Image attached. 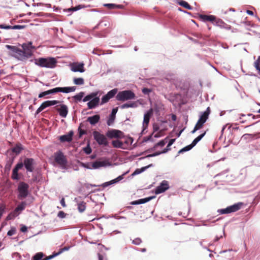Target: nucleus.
Instances as JSON below:
<instances>
[{
  "label": "nucleus",
  "instance_id": "obj_17",
  "mask_svg": "<svg viewBox=\"0 0 260 260\" xmlns=\"http://www.w3.org/2000/svg\"><path fill=\"white\" fill-rule=\"evenodd\" d=\"M118 111V107L114 108L112 109L111 113L110 114L108 119L107 121V124L108 126H111L113 124L115 118L116 114Z\"/></svg>",
  "mask_w": 260,
  "mask_h": 260
},
{
  "label": "nucleus",
  "instance_id": "obj_13",
  "mask_svg": "<svg viewBox=\"0 0 260 260\" xmlns=\"http://www.w3.org/2000/svg\"><path fill=\"white\" fill-rule=\"evenodd\" d=\"M22 52H24L25 53L30 54L29 56H27V57H25V60L32 56L33 52L31 49L35 48V47L32 46L31 42H29L27 43H23L22 45Z\"/></svg>",
  "mask_w": 260,
  "mask_h": 260
},
{
  "label": "nucleus",
  "instance_id": "obj_19",
  "mask_svg": "<svg viewBox=\"0 0 260 260\" xmlns=\"http://www.w3.org/2000/svg\"><path fill=\"white\" fill-rule=\"evenodd\" d=\"M110 165L108 161L106 160H96L91 164L92 169H98L101 167H106L108 165Z\"/></svg>",
  "mask_w": 260,
  "mask_h": 260
},
{
  "label": "nucleus",
  "instance_id": "obj_41",
  "mask_svg": "<svg viewBox=\"0 0 260 260\" xmlns=\"http://www.w3.org/2000/svg\"><path fill=\"white\" fill-rule=\"evenodd\" d=\"M73 81L74 84L78 85H81L84 83V79L82 78H75Z\"/></svg>",
  "mask_w": 260,
  "mask_h": 260
},
{
  "label": "nucleus",
  "instance_id": "obj_48",
  "mask_svg": "<svg viewBox=\"0 0 260 260\" xmlns=\"http://www.w3.org/2000/svg\"><path fill=\"white\" fill-rule=\"evenodd\" d=\"M16 232V228L14 226L11 228V229L7 232V235L8 236H12L14 235Z\"/></svg>",
  "mask_w": 260,
  "mask_h": 260
},
{
  "label": "nucleus",
  "instance_id": "obj_22",
  "mask_svg": "<svg viewBox=\"0 0 260 260\" xmlns=\"http://www.w3.org/2000/svg\"><path fill=\"white\" fill-rule=\"evenodd\" d=\"M214 25L221 28H224L228 30H229L231 28V26L230 25H228L220 19H216V20L215 21V23H214Z\"/></svg>",
  "mask_w": 260,
  "mask_h": 260
},
{
  "label": "nucleus",
  "instance_id": "obj_53",
  "mask_svg": "<svg viewBox=\"0 0 260 260\" xmlns=\"http://www.w3.org/2000/svg\"><path fill=\"white\" fill-rule=\"evenodd\" d=\"M142 243V240L140 238H136L133 240L132 243L136 245H139Z\"/></svg>",
  "mask_w": 260,
  "mask_h": 260
},
{
  "label": "nucleus",
  "instance_id": "obj_36",
  "mask_svg": "<svg viewBox=\"0 0 260 260\" xmlns=\"http://www.w3.org/2000/svg\"><path fill=\"white\" fill-rule=\"evenodd\" d=\"M193 147V146L191 145V144H190L182 148V149H181L178 151V154H181V153H183L185 152L188 151L190 150Z\"/></svg>",
  "mask_w": 260,
  "mask_h": 260
},
{
  "label": "nucleus",
  "instance_id": "obj_44",
  "mask_svg": "<svg viewBox=\"0 0 260 260\" xmlns=\"http://www.w3.org/2000/svg\"><path fill=\"white\" fill-rule=\"evenodd\" d=\"M107 31L104 30L103 32H95L94 34V36L98 38H104L106 37Z\"/></svg>",
  "mask_w": 260,
  "mask_h": 260
},
{
  "label": "nucleus",
  "instance_id": "obj_26",
  "mask_svg": "<svg viewBox=\"0 0 260 260\" xmlns=\"http://www.w3.org/2000/svg\"><path fill=\"white\" fill-rule=\"evenodd\" d=\"M110 25V22L109 21L106 20H101L98 24L95 25L94 27V29H99L100 27H109Z\"/></svg>",
  "mask_w": 260,
  "mask_h": 260
},
{
  "label": "nucleus",
  "instance_id": "obj_46",
  "mask_svg": "<svg viewBox=\"0 0 260 260\" xmlns=\"http://www.w3.org/2000/svg\"><path fill=\"white\" fill-rule=\"evenodd\" d=\"M260 56H259L257 60L254 62V67L258 73L260 72Z\"/></svg>",
  "mask_w": 260,
  "mask_h": 260
},
{
  "label": "nucleus",
  "instance_id": "obj_28",
  "mask_svg": "<svg viewBox=\"0 0 260 260\" xmlns=\"http://www.w3.org/2000/svg\"><path fill=\"white\" fill-rule=\"evenodd\" d=\"M138 106V104L136 102H133L129 103H126L122 104L120 106V108L122 109L128 108H136Z\"/></svg>",
  "mask_w": 260,
  "mask_h": 260
},
{
  "label": "nucleus",
  "instance_id": "obj_14",
  "mask_svg": "<svg viewBox=\"0 0 260 260\" xmlns=\"http://www.w3.org/2000/svg\"><path fill=\"white\" fill-rule=\"evenodd\" d=\"M123 135V133L121 131L118 130V129H112L111 130H109L106 133V136L108 137L110 139H113V138H120L122 137V135Z\"/></svg>",
  "mask_w": 260,
  "mask_h": 260
},
{
  "label": "nucleus",
  "instance_id": "obj_11",
  "mask_svg": "<svg viewBox=\"0 0 260 260\" xmlns=\"http://www.w3.org/2000/svg\"><path fill=\"white\" fill-rule=\"evenodd\" d=\"M153 109L150 108L144 113L143 122V130L141 133H143V132L147 129L150 118L153 115Z\"/></svg>",
  "mask_w": 260,
  "mask_h": 260
},
{
  "label": "nucleus",
  "instance_id": "obj_8",
  "mask_svg": "<svg viewBox=\"0 0 260 260\" xmlns=\"http://www.w3.org/2000/svg\"><path fill=\"white\" fill-rule=\"evenodd\" d=\"M93 136L94 139L96 141L99 145H104L106 147L108 146V141L106 137L104 135L101 134L98 131H95L93 132Z\"/></svg>",
  "mask_w": 260,
  "mask_h": 260
},
{
  "label": "nucleus",
  "instance_id": "obj_7",
  "mask_svg": "<svg viewBox=\"0 0 260 260\" xmlns=\"http://www.w3.org/2000/svg\"><path fill=\"white\" fill-rule=\"evenodd\" d=\"M29 185L24 182L21 181L19 183L17 188L19 199H24L28 196L29 193Z\"/></svg>",
  "mask_w": 260,
  "mask_h": 260
},
{
  "label": "nucleus",
  "instance_id": "obj_16",
  "mask_svg": "<svg viewBox=\"0 0 260 260\" xmlns=\"http://www.w3.org/2000/svg\"><path fill=\"white\" fill-rule=\"evenodd\" d=\"M74 136L73 131H70L67 134L61 135L59 137V140L61 142H70L73 140Z\"/></svg>",
  "mask_w": 260,
  "mask_h": 260
},
{
  "label": "nucleus",
  "instance_id": "obj_47",
  "mask_svg": "<svg viewBox=\"0 0 260 260\" xmlns=\"http://www.w3.org/2000/svg\"><path fill=\"white\" fill-rule=\"evenodd\" d=\"M110 100V98L108 97L107 94L103 95L101 99V105H103L106 103H107Z\"/></svg>",
  "mask_w": 260,
  "mask_h": 260
},
{
  "label": "nucleus",
  "instance_id": "obj_23",
  "mask_svg": "<svg viewBox=\"0 0 260 260\" xmlns=\"http://www.w3.org/2000/svg\"><path fill=\"white\" fill-rule=\"evenodd\" d=\"M26 203L25 201L21 202V203L17 206V207L13 211L14 214V216H17L19 215V212L24 210L25 208Z\"/></svg>",
  "mask_w": 260,
  "mask_h": 260
},
{
  "label": "nucleus",
  "instance_id": "obj_40",
  "mask_svg": "<svg viewBox=\"0 0 260 260\" xmlns=\"http://www.w3.org/2000/svg\"><path fill=\"white\" fill-rule=\"evenodd\" d=\"M43 256V252H37L32 257L31 260H41Z\"/></svg>",
  "mask_w": 260,
  "mask_h": 260
},
{
  "label": "nucleus",
  "instance_id": "obj_33",
  "mask_svg": "<svg viewBox=\"0 0 260 260\" xmlns=\"http://www.w3.org/2000/svg\"><path fill=\"white\" fill-rule=\"evenodd\" d=\"M205 135L206 132H204L203 133L200 134L192 141L191 144L193 146V147L197 144L198 142H199L202 140V139L205 136Z\"/></svg>",
  "mask_w": 260,
  "mask_h": 260
},
{
  "label": "nucleus",
  "instance_id": "obj_64",
  "mask_svg": "<svg viewBox=\"0 0 260 260\" xmlns=\"http://www.w3.org/2000/svg\"><path fill=\"white\" fill-rule=\"evenodd\" d=\"M79 137L81 138L83 135L86 134V132L80 128V126L78 128Z\"/></svg>",
  "mask_w": 260,
  "mask_h": 260
},
{
  "label": "nucleus",
  "instance_id": "obj_63",
  "mask_svg": "<svg viewBox=\"0 0 260 260\" xmlns=\"http://www.w3.org/2000/svg\"><path fill=\"white\" fill-rule=\"evenodd\" d=\"M74 7H72L71 8H70L67 9H64L63 10L64 12H69V14H68V16H70L71 15L72 13L73 12H75V10H74Z\"/></svg>",
  "mask_w": 260,
  "mask_h": 260
},
{
  "label": "nucleus",
  "instance_id": "obj_51",
  "mask_svg": "<svg viewBox=\"0 0 260 260\" xmlns=\"http://www.w3.org/2000/svg\"><path fill=\"white\" fill-rule=\"evenodd\" d=\"M114 184V183L113 182V180H111L109 181H107V182H104L103 183L101 186L104 187V188H105L106 187H108L110 185H113Z\"/></svg>",
  "mask_w": 260,
  "mask_h": 260
},
{
  "label": "nucleus",
  "instance_id": "obj_43",
  "mask_svg": "<svg viewBox=\"0 0 260 260\" xmlns=\"http://www.w3.org/2000/svg\"><path fill=\"white\" fill-rule=\"evenodd\" d=\"M61 87H56L52 89L48 90L49 94H55L57 92H61Z\"/></svg>",
  "mask_w": 260,
  "mask_h": 260
},
{
  "label": "nucleus",
  "instance_id": "obj_6",
  "mask_svg": "<svg viewBox=\"0 0 260 260\" xmlns=\"http://www.w3.org/2000/svg\"><path fill=\"white\" fill-rule=\"evenodd\" d=\"M54 160L60 166L61 169H67L68 160L61 151L59 150L54 153Z\"/></svg>",
  "mask_w": 260,
  "mask_h": 260
},
{
  "label": "nucleus",
  "instance_id": "obj_35",
  "mask_svg": "<svg viewBox=\"0 0 260 260\" xmlns=\"http://www.w3.org/2000/svg\"><path fill=\"white\" fill-rule=\"evenodd\" d=\"M14 158H10L7 161L6 166L5 167V171H10L12 165L14 162Z\"/></svg>",
  "mask_w": 260,
  "mask_h": 260
},
{
  "label": "nucleus",
  "instance_id": "obj_24",
  "mask_svg": "<svg viewBox=\"0 0 260 260\" xmlns=\"http://www.w3.org/2000/svg\"><path fill=\"white\" fill-rule=\"evenodd\" d=\"M79 198H75L74 199V201L76 202L77 204L78 211L80 213H82L86 209V203L84 202V201L79 202Z\"/></svg>",
  "mask_w": 260,
  "mask_h": 260
},
{
  "label": "nucleus",
  "instance_id": "obj_58",
  "mask_svg": "<svg viewBox=\"0 0 260 260\" xmlns=\"http://www.w3.org/2000/svg\"><path fill=\"white\" fill-rule=\"evenodd\" d=\"M48 94H49V92L48 90L40 92L38 95V98H42L44 97L45 96L47 95Z\"/></svg>",
  "mask_w": 260,
  "mask_h": 260
},
{
  "label": "nucleus",
  "instance_id": "obj_27",
  "mask_svg": "<svg viewBox=\"0 0 260 260\" xmlns=\"http://www.w3.org/2000/svg\"><path fill=\"white\" fill-rule=\"evenodd\" d=\"M167 152V149L162 150L161 151H156L153 153L148 154L145 157H142L140 158L139 159L142 160L145 158L155 157V156H158L161 154L166 153Z\"/></svg>",
  "mask_w": 260,
  "mask_h": 260
},
{
  "label": "nucleus",
  "instance_id": "obj_25",
  "mask_svg": "<svg viewBox=\"0 0 260 260\" xmlns=\"http://www.w3.org/2000/svg\"><path fill=\"white\" fill-rule=\"evenodd\" d=\"M100 120V116L98 114L94 115L92 116L88 117L87 121H88L91 125H94L98 123Z\"/></svg>",
  "mask_w": 260,
  "mask_h": 260
},
{
  "label": "nucleus",
  "instance_id": "obj_10",
  "mask_svg": "<svg viewBox=\"0 0 260 260\" xmlns=\"http://www.w3.org/2000/svg\"><path fill=\"white\" fill-rule=\"evenodd\" d=\"M23 162L27 173H31L34 171V166L36 164L34 158L26 157L24 159Z\"/></svg>",
  "mask_w": 260,
  "mask_h": 260
},
{
  "label": "nucleus",
  "instance_id": "obj_2",
  "mask_svg": "<svg viewBox=\"0 0 260 260\" xmlns=\"http://www.w3.org/2000/svg\"><path fill=\"white\" fill-rule=\"evenodd\" d=\"M56 63V59L53 57H40L35 59V64L42 68L53 69Z\"/></svg>",
  "mask_w": 260,
  "mask_h": 260
},
{
  "label": "nucleus",
  "instance_id": "obj_37",
  "mask_svg": "<svg viewBox=\"0 0 260 260\" xmlns=\"http://www.w3.org/2000/svg\"><path fill=\"white\" fill-rule=\"evenodd\" d=\"M118 89L117 88H114L109 91H108L107 93L108 97L110 99L113 98L116 94H117Z\"/></svg>",
  "mask_w": 260,
  "mask_h": 260
},
{
  "label": "nucleus",
  "instance_id": "obj_31",
  "mask_svg": "<svg viewBox=\"0 0 260 260\" xmlns=\"http://www.w3.org/2000/svg\"><path fill=\"white\" fill-rule=\"evenodd\" d=\"M103 6L105 7L108 8L110 9H121L123 7V6L121 5H117L115 4H105Z\"/></svg>",
  "mask_w": 260,
  "mask_h": 260
},
{
  "label": "nucleus",
  "instance_id": "obj_38",
  "mask_svg": "<svg viewBox=\"0 0 260 260\" xmlns=\"http://www.w3.org/2000/svg\"><path fill=\"white\" fill-rule=\"evenodd\" d=\"M11 178L12 179L15 180H18L20 179L18 170L13 168Z\"/></svg>",
  "mask_w": 260,
  "mask_h": 260
},
{
  "label": "nucleus",
  "instance_id": "obj_20",
  "mask_svg": "<svg viewBox=\"0 0 260 260\" xmlns=\"http://www.w3.org/2000/svg\"><path fill=\"white\" fill-rule=\"evenodd\" d=\"M84 65L83 63H73L71 67V71L74 72L83 73L85 71Z\"/></svg>",
  "mask_w": 260,
  "mask_h": 260
},
{
  "label": "nucleus",
  "instance_id": "obj_9",
  "mask_svg": "<svg viewBox=\"0 0 260 260\" xmlns=\"http://www.w3.org/2000/svg\"><path fill=\"white\" fill-rule=\"evenodd\" d=\"M60 101L57 100L46 101L44 102L36 110L35 114V116L39 114L45 108L52 106H54L55 105L60 103Z\"/></svg>",
  "mask_w": 260,
  "mask_h": 260
},
{
  "label": "nucleus",
  "instance_id": "obj_1",
  "mask_svg": "<svg viewBox=\"0 0 260 260\" xmlns=\"http://www.w3.org/2000/svg\"><path fill=\"white\" fill-rule=\"evenodd\" d=\"M99 92H93L86 96L85 92L81 91L76 95H74L72 98L75 103L80 102L82 101L83 102L88 101L87 105L89 109H93L97 107L100 101L99 96H98Z\"/></svg>",
  "mask_w": 260,
  "mask_h": 260
},
{
  "label": "nucleus",
  "instance_id": "obj_49",
  "mask_svg": "<svg viewBox=\"0 0 260 260\" xmlns=\"http://www.w3.org/2000/svg\"><path fill=\"white\" fill-rule=\"evenodd\" d=\"M168 139V137H166L165 139L161 140L157 143L155 144V146H160L163 147L165 146L166 143L167 142L166 140Z\"/></svg>",
  "mask_w": 260,
  "mask_h": 260
},
{
  "label": "nucleus",
  "instance_id": "obj_61",
  "mask_svg": "<svg viewBox=\"0 0 260 260\" xmlns=\"http://www.w3.org/2000/svg\"><path fill=\"white\" fill-rule=\"evenodd\" d=\"M152 167H153V165L152 164H151L147 166H145V167H142L141 168H140V170L141 171V173H142V172L145 171L148 168Z\"/></svg>",
  "mask_w": 260,
  "mask_h": 260
},
{
  "label": "nucleus",
  "instance_id": "obj_52",
  "mask_svg": "<svg viewBox=\"0 0 260 260\" xmlns=\"http://www.w3.org/2000/svg\"><path fill=\"white\" fill-rule=\"evenodd\" d=\"M80 166L84 168H86V169H90V170H91L92 169V168H91V164H90L89 163H84V162H80Z\"/></svg>",
  "mask_w": 260,
  "mask_h": 260
},
{
  "label": "nucleus",
  "instance_id": "obj_42",
  "mask_svg": "<svg viewBox=\"0 0 260 260\" xmlns=\"http://www.w3.org/2000/svg\"><path fill=\"white\" fill-rule=\"evenodd\" d=\"M128 173V172H126L124 173H123L122 175H119V176H118L117 178L113 179V182L114 183V184H116V183H118L119 182H120L121 180H122L124 178V176Z\"/></svg>",
  "mask_w": 260,
  "mask_h": 260
},
{
  "label": "nucleus",
  "instance_id": "obj_29",
  "mask_svg": "<svg viewBox=\"0 0 260 260\" xmlns=\"http://www.w3.org/2000/svg\"><path fill=\"white\" fill-rule=\"evenodd\" d=\"M24 148L22 147V145L20 143H18L16 145V146L11 149V151L16 153V154H19L21 151L23 150Z\"/></svg>",
  "mask_w": 260,
  "mask_h": 260
},
{
  "label": "nucleus",
  "instance_id": "obj_3",
  "mask_svg": "<svg viewBox=\"0 0 260 260\" xmlns=\"http://www.w3.org/2000/svg\"><path fill=\"white\" fill-rule=\"evenodd\" d=\"M6 47L11 51V54L13 57L22 61H25V57L30 55V54L25 53L22 52V49L15 46L6 45Z\"/></svg>",
  "mask_w": 260,
  "mask_h": 260
},
{
  "label": "nucleus",
  "instance_id": "obj_18",
  "mask_svg": "<svg viewBox=\"0 0 260 260\" xmlns=\"http://www.w3.org/2000/svg\"><path fill=\"white\" fill-rule=\"evenodd\" d=\"M155 197H156L155 196H153L146 197L145 198L140 199H139L137 200L132 201L131 203V204L132 205H137L145 204V203H146L150 201L152 199L155 198Z\"/></svg>",
  "mask_w": 260,
  "mask_h": 260
},
{
  "label": "nucleus",
  "instance_id": "obj_30",
  "mask_svg": "<svg viewBox=\"0 0 260 260\" xmlns=\"http://www.w3.org/2000/svg\"><path fill=\"white\" fill-rule=\"evenodd\" d=\"M61 92L68 93L71 92H74L76 89V86H71V87H61Z\"/></svg>",
  "mask_w": 260,
  "mask_h": 260
},
{
  "label": "nucleus",
  "instance_id": "obj_59",
  "mask_svg": "<svg viewBox=\"0 0 260 260\" xmlns=\"http://www.w3.org/2000/svg\"><path fill=\"white\" fill-rule=\"evenodd\" d=\"M25 25H15L12 26V29H22L25 27Z\"/></svg>",
  "mask_w": 260,
  "mask_h": 260
},
{
  "label": "nucleus",
  "instance_id": "obj_4",
  "mask_svg": "<svg viewBox=\"0 0 260 260\" xmlns=\"http://www.w3.org/2000/svg\"><path fill=\"white\" fill-rule=\"evenodd\" d=\"M136 98L135 93L131 90L120 91L116 95V99L118 101H126L134 100Z\"/></svg>",
  "mask_w": 260,
  "mask_h": 260
},
{
  "label": "nucleus",
  "instance_id": "obj_45",
  "mask_svg": "<svg viewBox=\"0 0 260 260\" xmlns=\"http://www.w3.org/2000/svg\"><path fill=\"white\" fill-rule=\"evenodd\" d=\"M176 139H172L169 140L167 147L164 148L163 150L167 149V152L171 150L170 147L173 144V143L175 142Z\"/></svg>",
  "mask_w": 260,
  "mask_h": 260
},
{
  "label": "nucleus",
  "instance_id": "obj_54",
  "mask_svg": "<svg viewBox=\"0 0 260 260\" xmlns=\"http://www.w3.org/2000/svg\"><path fill=\"white\" fill-rule=\"evenodd\" d=\"M23 166H24L23 162H18L15 165L14 169H16L17 170L19 171L20 169H22Z\"/></svg>",
  "mask_w": 260,
  "mask_h": 260
},
{
  "label": "nucleus",
  "instance_id": "obj_12",
  "mask_svg": "<svg viewBox=\"0 0 260 260\" xmlns=\"http://www.w3.org/2000/svg\"><path fill=\"white\" fill-rule=\"evenodd\" d=\"M169 188L170 186L168 181L164 180L160 182L159 185L155 188V193L156 194L163 193L169 189Z\"/></svg>",
  "mask_w": 260,
  "mask_h": 260
},
{
  "label": "nucleus",
  "instance_id": "obj_34",
  "mask_svg": "<svg viewBox=\"0 0 260 260\" xmlns=\"http://www.w3.org/2000/svg\"><path fill=\"white\" fill-rule=\"evenodd\" d=\"M112 144L114 148H123V143L118 140L112 141Z\"/></svg>",
  "mask_w": 260,
  "mask_h": 260
},
{
  "label": "nucleus",
  "instance_id": "obj_5",
  "mask_svg": "<svg viewBox=\"0 0 260 260\" xmlns=\"http://www.w3.org/2000/svg\"><path fill=\"white\" fill-rule=\"evenodd\" d=\"M243 205V203L242 202H238L233 205L229 206L225 208L218 209L217 212L219 214L231 213L239 210Z\"/></svg>",
  "mask_w": 260,
  "mask_h": 260
},
{
  "label": "nucleus",
  "instance_id": "obj_50",
  "mask_svg": "<svg viewBox=\"0 0 260 260\" xmlns=\"http://www.w3.org/2000/svg\"><path fill=\"white\" fill-rule=\"evenodd\" d=\"M83 151L86 154H90L92 152V149L89 145L88 144L86 147L83 148Z\"/></svg>",
  "mask_w": 260,
  "mask_h": 260
},
{
  "label": "nucleus",
  "instance_id": "obj_39",
  "mask_svg": "<svg viewBox=\"0 0 260 260\" xmlns=\"http://www.w3.org/2000/svg\"><path fill=\"white\" fill-rule=\"evenodd\" d=\"M208 117L209 115L203 112L201 113V115L200 116L199 120H200V121L205 123L206 122L207 120L208 119Z\"/></svg>",
  "mask_w": 260,
  "mask_h": 260
},
{
  "label": "nucleus",
  "instance_id": "obj_57",
  "mask_svg": "<svg viewBox=\"0 0 260 260\" xmlns=\"http://www.w3.org/2000/svg\"><path fill=\"white\" fill-rule=\"evenodd\" d=\"M67 215V214L65 213L63 211H60L58 213L57 217L61 219H63L66 217Z\"/></svg>",
  "mask_w": 260,
  "mask_h": 260
},
{
  "label": "nucleus",
  "instance_id": "obj_60",
  "mask_svg": "<svg viewBox=\"0 0 260 260\" xmlns=\"http://www.w3.org/2000/svg\"><path fill=\"white\" fill-rule=\"evenodd\" d=\"M70 246H65L63 248L60 249L59 251L58 252H57V253L58 255H59L61 253H62L63 251L69 250L70 249Z\"/></svg>",
  "mask_w": 260,
  "mask_h": 260
},
{
  "label": "nucleus",
  "instance_id": "obj_55",
  "mask_svg": "<svg viewBox=\"0 0 260 260\" xmlns=\"http://www.w3.org/2000/svg\"><path fill=\"white\" fill-rule=\"evenodd\" d=\"M0 28L1 29H12V26L10 25H6L5 24H0Z\"/></svg>",
  "mask_w": 260,
  "mask_h": 260
},
{
  "label": "nucleus",
  "instance_id": "obj_62",
  "mask_svg": "<svg viewBox=\"0 0 260 260\" xmlns=\"http://www.w3.org/2000/svg\"><path fill=\"white\" fill-rule=\"evenodd\" d=\"M152 167H153V165L152 164H151L147 166H145V167H142L141 168H140V170L141 171V173H142V172L145 171L148 168Z\"/></svg>",
  "mask_w": 260,
  "mask_h": 260
},
{
  "label": "nucleus",
  "instance_id": "obj_15",
  "mask_svg": "<svg viewBox=\"0 0 260 260\" xmlns=\"http://www.w3.org/2000/svg\"><path fill=\"white\" fill-rule=\"evenodd\" d=\"M59 106L60 107L57 108L56 110L60 117L66 118L69 112L68 106L64 104H61Z\"/></svg>",
  "mask_w": 260,
  "mask_h": 260
},
{
  "label": "nucleus",
  "instance_id": "obj_56",
  "mask_svg": "<svg viewBox=\"0 0 260 260\" xmlns=\"http://www.w3.org/2000/svg\"><path fill=\"white\" fill-rule=\"evenodd\" d=\"M204 124V123L201 122V121H200V120H198L197 123L194 126V127H196L198 129V130H199L203 127Z\"/></svg>",
  "mask_w": 260,
  "mask_h": 260
},
{
  "label": "nucleus",
  "instance_id": "obj_21",
  "mask_svg": "<svg viewBox=\"0 0 260 260\" xmlns=\"http://www.w3.org/2000/svg\"><path fill=\"white\" fill-rule=\"evenodd\" d=\"M199 17L203 21H210L213 24L216 20V17L214 15L200 14Z\"/></svg>",
  "mask_w": 260,
  "mask_h": 260
},
{
  "label": "nucleus",
  "instance_id": "obj_32",
  "mask_svg": "<svg viewBox=\"0 0 260 260\" xmlns=\"http://www.w3.org/2000/svg\"><path fill=\"white\" fill-rule=\"evenodd\" d=\"M177 4L179 5H180L188 10H192V9H193V8L191 6H190L187 2H186L183 0H178Z\"/></svg>",
  "mask_w": 260,
  "mask_h": 260
}]
</instances>
